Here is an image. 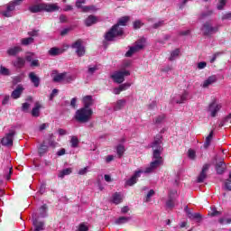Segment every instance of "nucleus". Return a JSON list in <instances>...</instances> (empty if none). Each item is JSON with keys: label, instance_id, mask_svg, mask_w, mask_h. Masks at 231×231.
I'll return each mask as SVG.
<instances>
[{"label": "nucleus", "instance_id": "393cba45", "mask_svg": "<svg viewBox=\"0 0 231 231\" xmlns=\"http://www.w3.org/2000/svg\"><path fill=\"white\" fill-rule=\"evenodd\" d=\"M14 68H24V64H26V60L21 57H17L15 60L13 61Z\"/></svg>", "mask_w": 231, "mask_h": 231}, {"label": "nucleus", "instance_id": "f8f14e48", "mask_svg": "<svg viewBox=\"0 0 231 231\" xmlns=\"http://www.w3.org/2000/svg\"><path fill=\"white\" fill-rule=\"evenodd\" d=\"M177 196H178V191L176 190L170 191L168 200L166 201L167 208H174Z\"/></svg>", "mask_w": 231, "mask_h": 231}, {"label": "nucleus", "instance_id": "b1692460", "mask_svg": "<svg viewBox=\"0 0 231 231\" xmlns=\"http://www.w3.org/2000/svg\"><path fill=\"white\" fill-rule=\"evenodd\" d=\"M42 108V105H41V103L36 102L34 104V107L32 110V115L34 117H38L41 116V109Z\"/></svg>", "mask_w": 231, "mask_h": 231}, {"label": "nucleus", "instance_id": "864d4df0", "mask_svg": "<svg viewBox=\"0 0 231 231\" xmlns=\"http://www.w3.org/2000/svg\"><path fill=\"white\" fill-rule=\"evenodd\" d=\"M188 156L190 160H196V152L194 150H189Z\"/></svg>", "mask_w": 231, "mask_h": 231}, {"label": "nucleus", "instance_id": "9b49d317", "mask_svg": "<svg viewBox=\"0 0 231 231\" xmlns=\"http://www.w3.org/2000/svg\"><path fill=\"white\" fill-rule=\"evenodd\" d=\"M163 165V162L162 161H156L152 160V162L150 163L149 167H147L144 171V174H151L152 172L155 171L158 167H162Z\"/></svg>", "mask_w": 231, "mask_h": 231}, {"label": "nucleus", "instance_id": "39448f33", "mask_svg": "<svg viewBox=\"0 0 231 231\" xmlns=\"http://www.w3.org/2000/svg\"><path fill=\"white\" fill-rule=\"evenodd\" d=\"M221 107H223V105L217 102V99H213L212 102L209 103L208 106V113L210 115L212 118H216V116H217V113L221 111Z\"/></svg>", "mask_w": 231, "mask_h": 231}, {"label": "nucleus", "instance_id": "6e6552de", "mask_svg": "<svg viewBox=\"0 0 231 231\" xmlns=\"http://www.w3.org/2000/svg\"><path fill=\"white\" fill-rule=\"evenodd\" d=\"M14 136H15V132L14 130H10L9 133H7L5 136L2 138V145L5 147H12V145H14Z\"/></svg>", "mask_w": 231, "mask_h": 231}, {"label": "nucleus", "instance_id": "a878e982", "mask_svg": "<svg viewBox=\"0 0 231 231\" xmlns=\"http://www.w3.org/2000/svg\"><path fill=\"white\" fill-rule=\"evenodd\" d=\"M29 10L32 12V14H39V12H42L44 10L43 4L31 5Z\"/></svg>", "mask_w": 231, "mask_h": 231}, {"label": "nucleus", "instance_id": "6e6d98bb", "mask_svg": "<svg viewBox=\"0 0 231 231\" xmlns=\"http://www.w3.org/2000/svg\"><path fill=\"white\" fill-rule=\"evenodd\" d=\"M163 120H165V116L162 115V116H157L155 118L154 122H155V124H162V122H163Z\"/></svg>", "mask_w": 231, "mask_h": 231}, {"label": "nucleus", "instance_id": "2f4dec72", "mask_svg": "<svg viewBox=\"0 0 231 231\" xmlns=\"http://www.w3.org/2000/svg\"><path fill=\"white\" fill-rule=\"evenodd\" d=\"M123 197L120 193L116 192L112 196V201L115 203V205H119V203H122Z\"/></svg>", "mask_w": 231, "mask_h": 231}, {"label": "nucleus", "instance_id": "1a4fd4ad", "mask_svg": "<svg viewBox=\"0 0 231 231\" xmlns=\"http://www.w3.org/2000/svg\"><path fill=\"white\" fill-rule=\"evenodd\" d=\"M21 3H23V0H14V2H11L7 5V9L2 12V14L4 15V17H12V12L15 10V5H21Z\"/></svg>", "mask_w": 231, "mask_h": 231}, {"label": "nucleus", "instance_id": "3c124183", "mask_svg": "<svg viewBox=\"0 0 231 231\" xmlns=\"http://www.w3.org/2000/svg\"><path fill=\"white\" fill-rule=\"evenodd\" d=\"M218 223H220V225H230L231 218H219Z\"/></svg>", "mask_w": 231, "mask_h": 231}, {"label": "nucleus", "instance_id": "338daca9", "mask_svg": "<svg viewBox=\"0 0 231 231\" xmlns=\"http://www.w3.org/2000/svg\"><path fill=\"white\" fill-rule=\"evenodd\" d=\"M25 60H27V62L33 61V53H30V54L26 55L25 56Z\"/></svg>", "mask_w": 231, "mask_h": 231}, {"label": "nucleus", "instance_id": "aec40b11", "mask_svg": "<svg viewBox=\"0 0 231 231\" xmlns=\"http://www.w3.org/2000/svg\"><path fill=\"white\" fill-rule=\"evenodd\" d=\"M64 51H66V50L57 48V47H52L49 50L48 53H49V55H51V57H57V55H62V53H64Z\"/></svg>", "mask_w": 231, "mask_h": 231}, {"label": "nucleus", "instance_id": "0e129e2a", "mask_svg": "<svg viewBox=\"0 0 231 231\" xmlns=\"http://www.w3.org/2000/svg\"><path fill=\"white\" fill-rule=\"evenodd\" d=\"M222 21H231V13H226L222 16Z\"/></svg>", "mask_w": 231, "mask_h": 231}, {"label": "nucleus", "instance_id": "c9c22d12", "mask_svg": "<svg viewBox=\"0 0 231 231\" xmlns=\"http://www.w3.org/2000/svg\"><path fill=\"white\" fill-rule=\"evenodd\" d=\"M188 217L189 219H197L198 223L201 221V214L199 213H192L190 211H188Z\"/></svg>", "mask_w": 231, "mask_h": 231}, {"label": "nucleus", "instance_id": "dca6fc26", "mask_svg": "<svg viewBox=\"0 0 231 231\" xmlns=\"http://www.w3.org/2000/svg\"><path fill=\"white\" fill-rule=\"evenodd\" d=\"M208 169H210L209 164L203 165L202 171L197 179L198 183H203V181H205V180H207V172H208Z\"/></svg>", "mask_w": 231, "mask_h": 231}, {"label": "nucleus", "instance_id": "412c9836", "mask_svg": "<svg viewBox=\"0 0 231 231\" xmlns=\"http://www.w3.org/2000/svg\"><path fill=\"white\" fill-rule=\"evenodd\" d=\"M29 79L33 83L34 88H39L41 84V79L35 75V72L29 73Z\"/></svg>", "mask_w": 231, "mask_h": 231}, {"label": "nucleus", "instance_id": "774afa93", "mask_svg": "<svg viewBox=\"0 0 231 231\" xmlns=\"http://www.w3.org/2000/svg\"><path fill=\"white\" fill-rule=\"evenodd\" d=\"M162 26H163V21H159L153 24L152 28L157 29V28H162Z\"/></svg>", "mask_w": 231, "mask_h": 231}, {"label": "nucleus", "instance_id": "69168bd1", "mask_svg": "<svg viewBox=\"0 0 231 231\" xmlns=\"http://www.w3.org/2000/svg\"><path fill=\"white\" fill-rule=\"evenodd\" d=\"M28 35H30V37H37L39 35V31L37 30H33L28 32Z\"/></svg>", "mask_w": 231, "mask_h": 231}, {"label": "nucleus", "instance_id": "e2e57ef3", "mask_svg": "<svg viewBox=\"0 0 231 231\" xmlns=\"http://www.w3.org/2000/svg\"><path fill=\"white\" fill-rule=\"evenodd\" d=\"M38 66H41L39 60H33L31 61V68H38Z\"/></svg>", "mask_w": 231, "mask_h": 231}, {"label": "nucleus", "instance_id": "49530a36", "mask_svg": "<svg viewBox=\"0 0 231 231\" xmlns=\"http://www.w3.org/2000/svg\"><path fill=\"white\" fill-rule=\"evenodd\" d=\"M0 75L8 76L10 75V69L6 67L1 66L0 67Z\"/></svg>", "mask_w": 231, "mask_h": 231}, {"label": "nucleus", "instance_id": "f03ea898", "mask_svg": "<svg viewBox=\"0 0 231 231\" xmlns=\"http://www.w3.org/2000/svg\"><path fill=\"white\" fill-rule=\"evenodd\" d=\"M93 116V109L88 107H81L75 113L74 118L79 124H88Z\"/></svg>", "mask_w": 231, "mask_h": 231}, {"label": "nucleus", "instance_id": "20e7f679", "mask_svg": "<svg viewBox=\"0 0 231 231\" xmlns=\"http://www.w3.org/2000/svg\"><path fill=\"white\" fill-rule=\"evenodd\" d=\"M131 72L125 69H122L121 70L115 71L111 75V79L116 84H122L125 80V77H129Z\"/></svg>", "mask_w": 231, "mask_h": 231}, {"label": "nucleus", "instance_id": "4c0bfd02", "mask_svg": "<svg viewBox=\"0 0 231 231\" xmlns=\"http://www.w3.org/2000/svg\"><path fill=\"white\" fill-rule=\"evenodd\" d=\"M180 57V49H175L174 51H172L171 52V56L169 58V60L172 61V60H176V59Z\"/></svg>", "mask_w": 231, "mask_h": 231}, {"label": "nucleus", "instance_id": "79ce46f5", "mask_svg": "<svg viewBox=\"0 0 231 231\" xmlns=\"http://www.w3.org/2000/svg\"><path fill=\"white\" fill-rule=\"evenodd\" d=\"M212 14H214L213 10L204 11L200 14L199 19H207V17H210V15H212Z\"/></svg>", "mask_w": 231, "mask_h": 231}, {"label": "nucleus", "instance_id": "bb28decb", "mask_svg": "<svg viewBox=\"0 0 231 231\" xmlns=\"http://www.w3.org/2000/svg\"><path fill=\"white\" fill-rule=\"evenodd\" d=\"M83 107H87V109H90L91 106H93V97L86 96L83 97Z\"/></svg>", "mask_w": 231, "mask_h": 231}, {"label": "nucleus", "instance_id": "4be33fe9", "mask_svg": "<svg viewBox=\"0 0 231 231\" xmlns=\"http://www.w3.org/2000/svg\"><path fill=\"white\" fill-rule=\"evenodd\" d=\"M126 104H127V100L118 99L114 106V111H120L121 109H124Z\"/></svg>", "mask_w": 231, "mask_h": 231}, {"label": "nucleus", "instance_id": "7ed1b4c3", "mask_svg": "<svg viewBox=\"0 0 231 231\" xmlns=\"http://www.w3.org/2000/svg\"><path fill=\"white\" fill-rule=\"evenodd\" d=\"M162 143V135H157L152 144V148L153 149L152 160L157 162L162 161L163 162V157H162V152H163Z\"/></svg>", "mask_w": 231, "mask_h": 231}, {"label": "nucleus", "instance_id": "8fccbe9b", "mask_svg": "<svg viewBox=\"0 0 231 231\" xmlns=\"http://www.w3.org/2000/svg\"><path fill=\"white\" fill-rule=\"evenodd\" d=\"M121 91H127L131 88V83H124L119 86Z\"/></svg>", "mask_w": 231, "mask_h": 231}, {"label": "nucleus", "instance_id": "2eb2a0df", "mask_svg": "<svg viewBox=\"0 0 231 231\" xmlns=\"http://www.w3.org/2000/svg\"><path fill=\"white\" fill-rule=\"evenodd\" d=\"M32 225L34 226V231H42L44 230V222H39V219H37V213H32Z\"/></svg>", "mask_w": 231, "mask_h": 231}, {"label": "nucleus", "instance_id": "37998d69", "mask_svg": "<svg viewBox=\"0 0 231 231\" xmlns=\"http://www.w3.org/2000/svg\"><path fill=\"white\" fill-rule=\"evenodd\" d=\"M38 152H39L40 156H42V154H46V152H48V145L42 143L40 146Z\"/></svg>", "mask_w": 231, "mask_h": 231}, {"label": "nucleus", "instance_id": "ddd939ff", "mask_svg": "<svg viewBox=\"0 0 231 231\" xmlns=\"http://www.w3.org/2000/svg\"><path fill=\"white\" fill-rule=\"evenodd\" d=\"M189 100V91L184 90L181 95H177L173 97V104H185Z\"/></svg>", "mask_w": 231, "mask_h": 231}, {"label": "nucleus", "instance_id": "e433bc0d", "mask_svg": "<svg viewBox=\"0 0 231 231\" xmlns=\"http://www.w3.org/2000/svg\"><path fill=\"white\" fill-rule=\"evenodd\" d=\"M34 39L32 37L23 38L21 40L22 46H30V44H33Z\"/></svg>", "mask_w": 231, "mask_h": 231}, {"label": "nucleus", "instance_id": "052dcab7", "mask_svg": "<svg viewBox=\"0 0 231 231\" xmlns=\"http://www.w3.org/2000/svg\"><path fill=\"white\" fill-rule=\"evenodd\" d=\"M207 68V62L201 61L198 63L199 69H205Z\"/></svg>", "mask_w": 231, "mask_h": 231}, {"label": "nucleus", "instance_id": "423d86ee", "mask_svg": "<svg viewBox=\"0 0 231 231\" xmlns=\"http://www.w3.org/2000/svg\"><path fill=\"white\" fill-rule=\"evenodd\" d=\"M201 30L205 35H214V33L219 32V25L213 26L210 23L207 22L203 24Z\"/></svg>", "mask_w": 231, "mask_h": 231}, {"label": "nucleus", "instance_id": "a19ab883", "mask_svg": "<svg viewBox=\"0 0 231 231\" xmlns=\"http://www.w3.org/2000/svg\"><path fill=\"white\" fill-rule=\"evenodd\" d=\"M228 124H231V114H229L227 116H226L222 122L220 123L219 126L224 127V125H228Z\"/></svg>", "mask_w": 231, "mask_h": 231}, {"label": "nucleus", "instance_id": "680f3d73", "mask_svg": "<svg viewBox=\"0 0 231 231\" xmlns=\"http://www.w3.org/2000/svg\"><path fill=\"white\" fill-rule=\"evenodd\" d=\"M28 109H30V103H23L22 105V111H24L26 113L28 112Z\"/></svg>", "mask_w": 231, "mask_h": 231}, {"label": "nucleus", "instance_id": "603ef678", "mask_svg": "<svg viewBox=\"0 0 231 231\" xmlns=\"http://www.w3.org/2000/svg\"><path fill=\"white\" fill-rule=\"evenodd\" d=\"M226 5V0H220L217 5V10H223Z\"/></svg>", "mask_w": 231, "mask_h": 231}, {"label": "nucleus", "instance_id": "473e14b6", "mask_svg": "<svg viewBox=\"0 0 231 231\" xmlns=\"http://www.w3.org/2000/svg\"><path fill=\"white\" fill-rule=\"evenodd\" d=\"M73 172V169L71 168H66L62 171H60L58 174V178H64V176H69Z\"/></svg>", "mask_w": 231, "mask_h": 231}, {"label": "nucleus", "instance_id": "a18cd8bd", "mask_svg": "<svg viewBox=\"0 0 231 231\" xmlns=\"http://www.w3.org/2000/svg\"><path fill=\"white\" fill-rule=\"evenodd\" d=\"M97 71H98V66L97 65H94L93 67L89 66L88 69V75H93Z\"/></svg>", "mask_w": 231, "mask_h": 231}, {"label": "nucleus", "instance_id": "13d9d810", "mask_svg": "<svg viewBox=\"0 0 231 231\" xmlns=\"http://www.w3.org/2000/svg\"><path fill=\"white\" fill-rule=\"evenodd\" d=\"M58 94H59V89L54 88L50 96V100H53V98H55V97H57Z\"/></svg>", "mask_w": 231, "mask_h": 231}, {"label": "nucleus", "instance_id": "ea45409f", "mask_svg": "<svg viewBox=\"0 0 231 231\" xmlns=\"http://www.w3.org/2000/svg\"><path fill=\"white\" fill-rule=\"evenodd\" d=\"M81 10L82 12L88 13V12H95L97 10V8L95 7V5H81Z\"/></svg>", "mask_w": 231, "mask_h": 231}, {"label": "nucleus", "instance_id": "09e8293b", "mask_svg": "<svg viewBox=\"0 0 231 231\" xmlns=\"http://www.w3.org/2000/svg\"><path fill=\"white\" fill-rule=\"evenodd\" d=\"M142 26H143V23H142V21L136 20L135 22H134V30H138L140 28H142Z\"/></svg>", "mask_w": 231, "mask_h": 231}, {"label": "nucleus", "instance_id": "f257e3e1", "mask_svg": "<svg viewBox=\"0 0 231 231\" xmlns=\"http://www.w3.org/2000/svg\"><path fill=\"white\" fill-rule=\"evenodd\" d=\"M129 22V16H123L121 17L117 23L114 25L106 34H105V41L111 42L115 41L116 37H120L124 35V29L120 26H125Z\"/></svg>", "mask_w": 231, "mask_h": 231}, {"label": "nucleus", "instance_id": "58836bf2", "mask_svg": "<svg viewBox=\"0 0 231 231\" xmlns=\"http://www.w3.org/2000/svg\"><path fill=\"white\" fill-rule=\"evenodd\" d=\"M116 152H117V156L119 158H122V156H124V152H125V147L122 144L117 145Z\"/></svg>", "mask_w": 231, "mask_h": 231}, {"label": "nucleus", "instance_id": "5701e85b", "mask_svg": "<svg viewBox=\"0 0 231 231\" xmlns=\"http://www.w3.org/2000/svg\"><path fill=\"white\" fill-rule=\"evenodd\" d=\"M43 10L45 12H58L59 6L57 4H43Z\"/></svg>", "mask_w": 231, "mask_h": 231}, {"label": "nucleus", "instance_id": "9d476101", "mask_svg": "<svg viewBox=\"0 0 231 231\" xmlns=\"http://www.w3.org/2000/svg\"><path fill=\"white\" fill-rule=\"evenodd\" d=\"M140 50H143V42L142 41H138L134 46L130 47V49L125 53V57H133L136 51H140Z\"/></svg>", "mask_w": 231, "mask_h": 231}, {"label": "nucleus", "instance_id": "0eeeda50", "mask_svg": "<svg viewBox=\"0 0 231 231\" xmlns=\"http://www.w3.org/2000/svg\"><path fill=\"white\" fill-rule=\"evenodd\" d=\"M71 49L75 50L78 57H84L86 55V48L82 45V40H77L72 43Z\"/></svg>", "mask_w": 231, "mask_h": 231}, {"label": "nucleus", "instance_id": "c03bdc74", "mask_svg": "<svg viewBox=\"0 0 231 231\" xmlns=\"http://www.w3.org/2000/svg\"><path fill=\"white\" fill-rule=\"evenodd\" d=\"M70 145L74 149L79 147V138L77 136H72L71 137Z\"/></svg>", "mask_w": 231, "mask_h": 231}, {"label": "nucleus", "instance_id": "4d7b16f0", "mask_svg": "<svg viewBox=\"0 0 231 231\" xmlns=\"http://www.w3.org/2000/svg\"><path fill=\"white\" fill-rule=\"evenodd\" d=\"M73 80H75V76L68 75V73H66L65 81L66 82H73Z\"/></svg>", "mask_w": 231, "mask_h": 231}, {"label": "nucleus", "instance_id": "cd10ccee", "mask_svg": "<svg viewBox=\"0 0 231 231\" xmlns=\"http://www.w3.org/2000/svg\"><path fill=\"white\" fill-rule=\"evenodd\" d=\"M226 169V164L224 162H219L216 165L217 174H223Z\"/></svg>", "mask_w": 231, "mask_h": 231}, {"label": "nucleus", "instance_id": "bf43d9fd", "mask_svg": "<svg viewBox=\"0 0 231 231\" xmlns=\"http://www.w3.org/2000/svg\"><path fill=\"white\" fill-rule=\"evenodd\" d=\"M8 102H10V96L9 95L4 96V99L2 101V105L3 106H6V104H8Z\"/></svg>", "mask_w": 231, "mask_h": 231}, {"label": "nucleus", "instance_id": "c85d7f7f", "mask_svg": "<svg viewBox=\"0 0 231 231\" xmlns=\"http://www.w3.org/2000/svg\"><path fill=\"white\" fill-rule=\"evenodd\" d=\"M47 216H48V206L44 204L39 208V215H37V219H39V217H46Z\"/></svg>", "mask_w": 231, "mask_h": 231}, {"label": "nucleus", "instance_id": "72a5a7b5", "mask_svg": "<svg viewBox=\"0 0 231 231\" xmlns=\"http://www.w3.org/2000/svg\"><path fill=\"white\" fill-rule=\"evenodd\" d=\"M213 136H214V131H211L208 136L206 137V141L204 143V149H208V147H210V143L212 142Z\"/></svg>", "mask_w": 231, "mask_h": 231}, {"label": "nucleus", "instance_id": "c756f323", "mask_svg": "<svg viewBox=\"0 0 231 231\" xmlns=\"http://www.w3.org/2000/svg\"><path fill=\"white\" fill-rule=\"evenodd\" d=\"M52 80L53 82H64L66 80V72L54 75Z\"/></svg>", "mask_w": 231, "mask_h": 231}, {"label": "nucleus", "instance_id": "a211bd4d", "mask_svg": "<svg viewBox=\"0 0 231 231\" xmlns=\"http://www.w3.org/2000/svg\"><path fill=\"white\" fill-rule=\"evenodd\" d=\"M23 51V48L20 45H16L14 47H11L7 50V54L10 57H15V55H19Z\"/></svg>", "mask_w": 231, "mask_h": 231}, {"label": "nucleus", "instance_id": "f704fd0d", "mask_svg": "<svg viewBox=\"0 0 231 231\" xmlns=\"http://www.w3.org/2000/svg\"><path fill=\"white\" fill-rule=\"evenodd\" d=\"M131 221V217H120L116 220V225H124Z\"/></svg>", "mask_w": 231, "mask_h": 231}, {"label": "nucleus", "instance_id": "7c9ffc66", "mask_svg": "<svg viewBox=\"0 0 231 231\" xmlns=\"http://www.w3.org/2000/svg\"><path fill=\"white\" fill-rule=\"evenodd\" d=\"M97 16L89 15L88 17L86 18L85 24L87 26H93V24H97Z\"/></svg>", "mask_w": 231, "mask_h": 231}, {"label": "nucleus", "instance_id": "4468645a", "mask_svg": "<svg viewBox=\"0 0 231 231\" xmlns=\"http://www.w3.org/2000/svg\"><path fill=\"white\" fill-rule=\"evenodd\" d=\"M143 174V170H138L134 172V174L126 180L125 185H128V187H133L135 183L138 181V178Z\"/></svg>", "mask_w": 231, "mask_h": 231}, {"label": "nucleus", "instance_id": "5fc2aeb1", "mask_svg": "<svg viewBox=\"0 0 231 231\" xmlns=\"http://www.w3.org/2000/svg\"><path fill=\"white\" fill-rule=\"evenodd\" d=\"M89 227L85 223H82L79 226V231H88Z\"/></svg>", "mask_w": 231, "mask_h": 231}, {"label": "nucleus", "instance_id": "f3484780", "mask_svg": "<svg viewBox=\"0 0 231 231\" xmlns=\"http://www.w3.org/2000/svg\"><path fill=\"white\" fill-rule=\"evenodd\" d=\"M23 91H24V88L23 85H18L16 88L11 93V97L14 98V100H17V98H21V96L23 95Z\"/></svg>", "mask_w": 231, "mask_h": 231}, {"label": "nucleus", "instance_id": "6ab92c4d", "mask_svg": "<svg viewBox=\"0 0 231 231\" xmlns=\"http://www.w3.org/2000/svg\"><path fill=\"white\" fill-rule=\"evenodd\" d=\"M215 82H217V77H216V75L209 76L206 80H204L202 88H208L209 86H212V84H215Z\"/></svg>", "mask_w": 231, "mask_h": 231}, {"label": "nucleus", "instance_id": "de8ad7c7", "mask_svg": "<svg viewBox=\"0 0 231 231\" xmlns=\"http://www.w3.org/2000/svg\"><path fill=\"white\" fill-rule=\"evenodd\" d=\"M152 196H154V189H151V190L147 193L144 201H145L146 203H149V201H151V197H152Z\"/></svg>", "mask_w": 231, "mask_h": 231}]
</instances>
